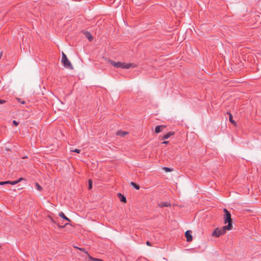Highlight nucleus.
Masks as SVG:
<instances>
[{"mask_svg":"<svg viewBox=\"0 0 261 261\" xmlns=\"http://www.w3.org/2000/svg\"><path fill=\"white\" fill-rule=\"evenodd\" d=\"M230 224L224 226L221 228H216L212 232V236L217 238L219 237L220 236L225 233L227 230H231Z\"/></svg>","mask_w":261,"mask_h":261,"instance_id":"f257e3e1","label":"nucleus"},{"mask_svg":"<svg viewBox=\"0 0 261 261\" xmlns=\"http://www.w3.org/2000/svg\"><path fill=\"white\" fill-rule=\"evenodd\" d=\"M61 62L62 63L63 66L68 69H72L73 66L70 63V62L68 60L66 55L62 52V59Z\"/></svg>","mask_w":261,"mask_h":261,"instance_id":"f03ea898","label":"nucleus"},{"mask_svg":"<svg viewBox=\"0 0 261 261\" xmlns=\"http://www.w3.org/2000/svg\"><path fill=\"white\" fill-rule=\"evenodd\" d=\"M224 212L225 213L224 216V223H228V225L230 224V229H232V219L231 218V214L230 212L226 208L224 209Z\"/></svg>","mask_w":261,"mask_h":261,"instance_id":"7ed1b4c3","label":"nucleus"},{"mask_svg":"<svg viewBox=\"0 0 261 261\" xmlns=\"http://www.w3.org/2000/svg\"><path fill=\"white\" fill-rule=\"evenodd\" d=\"M192 231L191 230H187L185 232V237L187 239V242H191L192 240V236L191 235Z\"/></svg>","mask_w":261,"mask_h":261,"instance_id":"20e7f679","label":"nucleus"},{"mask_svg":"<svg viewBox=\"0 0 261 261\" xmlns=\"http://www.w3.org/2000/svg\"><path fill=\"white\" fill-rule=\"evenodd\" d=\"M166 127V126L165 125H157L155 127V133L156 134H158L160 132H161Z\"/></svg>","mask_w":261,"mask_h":261,"instance_id":"39448f33","label":"nucleus"},{"mask_svg":"<svg viewBox=\"0 0 261 261\" xmlns=\"http://www.w3.org/2000/svg\"><path fill=\"white\" fill-rule=\"evenodd\" d=\"M110 63H111V64L112 65H113V66H114L115 67L121 68V66L122 65V62H115L113 61H111Z\"/></svg>","mask_w":261,"mask_h":261,"instance_id":"423d86ee","label":"nucleus"},{"mask_svg":"<svg viewBox=\"0 0 261 261\" xmlns=\"http://www.w3.org/2000/svg\"><path fill=\"white\" fill-rule=\"evenodd\" d=\"M117 196L119 198L120 200L122 202L126 203V197L122 195L121 193H119L117 194Z\"/></svg>","mask_w":261,"mask_h":261,"instance_id":"0eeeda50","label":"nucleus"},{"mask_svg":"<svg viewBox=\"0 0 261 261\" xmlns=\"http://www.w3.org/2000/svg\"><path fill=\"white\" fill-rule=\"evenodd\" d=\"M121 68L122 69H129L132 66V64L127 63L126 64L125 63H122V65L121 66Z\"/></svg>","mask_w":261,"mask_h":261,"instance_id":"6e6552de","label":"nucleus"},{"mask_svg":"<svg viewBox=\"0 0 261 261\" xmlns=\"http://www.w3.org/2000/svg\"><path fill=\"white\" fill-rule=\"evenodd\" d=\"M227 113L229 115V121L234 125H236L237 123L233 119V116L229 112H227Z\"/></svg>","mask_w":261,"mask_h":261,"instance_id":"1a4fd4ad","label":"nucleus"},{"mask_svg":"<svg viewBox=\"0 0 261 261\" xmlns=\"http://www.w3.org/2000/svg\"><path fill=\"white\" fill-rule=\"evenodd\" d=\"M158 206L160 207H168L170 206V203L168 202H162L159 203Z\"/></svg>","mask_w":261,"mask_h":261,"instance_id":"9d476101","label":"nucleus"},{"mask_svg":"<svg viewBox=\"0 0 261 261\" xmlns=\"http://www.w3.org/2000/svg\"><path fill=\"white\" fill-rule=\"evenodd\" d=\"M174 134V132H171L169 133H168L167 134H165L162 138L163 140H166L168 139L170 137L173 135Z\"/></svg>","mask_w":261,"mask_h":261,"instance_id":"9b49d317","label":"nucleus"},{"mask_svg":"<svg viewBox=\"0 0 261 261\" xmlns=\"http://www.w3.org/2000/svg\"><path fill=\"white\" fill-rule=\"evenodd\" d=\"M59 215L60 217H61L62 218H63V219L65 220H67L69 222H70V220L63 213V212H61L59 213Z\"/></svg>","mask_w":261,"mask_h":261,"instance_id":"f8f14e48","label":"nucleus"},{"mask_svg":"<svg viewBox=\"0 0 261 261\" xmlns=\"http://www.w3.org/2000/svg\"><path fill=\"white\" fill-rule=\"evenodd\" d=\"M85 36L89 41H91L93 39L92 36L91 35L90 33L88 32L85 33Z\"/></svg>","mask_w":261,"mask_h":261,"instance_id":"ddd939ff","label":"nucleus"},{"mask_svg":"<svg viewBox=\"0 0 261 261\" xmlns=\"http://www.w3.org/2000/svg\"><path fill=\"white\" fill-rule=\"evenodd\" d=\"M127 133L126 132L124 131H119L117 133V135L121 137H124L126 135Z\"/></svg>","mask_w":261,"mask_h":261,"instance_id":"4468645a","label":"nucleus"},{"mask_svg":"<svg viewBox=\"0 0 261 261\" xmlns=\"http://www.w3.org/2000/svg\"><path fill=\"white\" fill-rule=\"evenodd\" d=\"M130 185L137 190H139L140 189V186L134 182H131Z\"/></svg>","mask_w":261,"mask_h":261,"instance_id":"2eb2a0df","label":"nucleus"},{"mask_svg":"<svg viewBox=\"0 0 261 261\" xmlns=\"http://www.w3.org/2000/svg\"><path fill=\"white\" fill-rule=\"evenodd\" d=\"M35 186H36V187L37 188V189L39 191H41L42 190V188L41 187V186L38 184V183H36L35 184Z\"/></svg>","mask_w":261,"mask_h":261,"instance_id":"dca6fc26","label":"nucleus"},{"mask_svg":"<svg viewBox=\"0 0 261 261\" xmlns=\"http://www.w3.org/2000/svg\"><path fill=\"white\" fill-rule=\"evenodd\" d=\"M92 188V181L91 179L88 180V189L91 190Z\"/></svg>","mask_w":261,"mask_h":261,"instance_id":"f3484780","label":"nucleus"},{"mask_svg":"<svg viewBox=\"0 0 261 261\" xmlns=\"http://www.w3.org/2000/svg\"><path fill=\"white\" fill-rule=\"evenodd\" d=\"M88 256H89V258L91 259V260H97V261H103L101 259L94 258L91 257V256H90L89 255H88Z\"/></svg>","mask_w":261,"mask_h":261,"instance_id":"a211bd4d","label":"nucleus"},{"mask_svg":"<svg viewBox=\"0 0 261 261\" xmlns=\"http://www.w3.org/2000/svg\"><path fill=\"white\" fill-rule=\"evenodd\" d=\"M164 169L166 172H170L172 171V169L171 168L168 167H164Z\"/></svg>","mask_w":261,"mask_h":261,"instance_id":"6ab92c4d","label":"nucleus"},{"mask_svg":"<svg viewBox=\"0 0 261 261\" xmlns=\"http://www.w3.org/2000/svg\"><path fill=\"white\" fill-rule=\"evenodd\" d=\"M80 250L84 252V253H85L86 254H88V253L87 252V251L86 250V249L85 248H77Z\"/></svg>","mask_w":261,"mask_h":261,"instance_id":"aec40b11","label":"nucleus"},{"mask_svg":"<svg viewBox=\"0 0 261 261\" xmlns=\"http://www.w3.org/2000/svg\"><path fill=\"white\" fill-rule=\"evenodd\" d=\"M72 151L77 153H80L81 152V150L79 149H75L74 150H73Z\"/></svg>","mask_w":261,"mask_h":261,"instance_id":"412c9836","label":"nucleus"},{"mask_svg":"<svg viewBox=\"0 0 261 261\" xmlns=\"http://www.w3.org/2000/svg\"><path fill=\"white\" fill-rule=\"evenodd\" d=\"M18 181L17 180H14V181H11V184L12 185H16L17 184H18Z\"/></svg>","mask_w":261,"mask_h":261,"instance_id":"4be33fe9","label":"nucleus"},{"mask_svg":"<svg viewBox=\"0 0 261 261\" xmlns=\"http://www.w3.org/2000/svg\"><path fill=\"white\" fill-rule=\"evenodd\" d=\"M6 102V100H4V99H0V105L4 104V103H5Z\"/></svg>","mask_w":261,"mask_h":261,"instance_id":"5701e85b","label":"nucleus"},{"mask_svg":"<svg viewBox=\"0 0 261 261\" xmlns=\"http://www.w3.org/2000/svg\"><path fill=\"white\" fill-rule=\"evenodd\" d=\"M18 123H18V122H17L16 120H13V124L14 125H15V126H17V125H18Z\"/></svg>","mask_w":261,"mask_h":261,"instance_id":"b1692460","label":"nucleus"},{"mask_svg":"<svg viewBox=\"0 0 261 261\" xmlns=\"http://www.w3.org/2000/svg\"><path fill=\"white\" fill-rule=\"evenodd\" d=\"M23 180V178H19L17 180L18 182H19L20 181Z\"/></svg>","mask_w":261,"mask_h":261,"instance_id":"393cba45","label":"nucleus"},{"mask_svg":"<svg viewBox=\"0 0 261 261\" xmlns=\"http://www.w3.org/2000/svg\"><path fill=\"white\" fill-rule=\"evenodd\" d=\"M146 244L149 246H151L150 242H149V241L146 242Z\"/></svg>","mask_w":261,"mask_h":261,"instance_id":"a878e982","label":"nucleus"},{"mask_svg":"<svg viewBox=\"0 0 261 261\" xmlns=\"http://www.w3.org/2000/svg\"><path fill=\"white\" fill-rule=\"evenodd\" d=\"M5 182H6V184H11V181L9 180L6 181Z\"/></svg>","mask_w":261,"mask_h":261,"instance_id":"bb28decb","label":"nucleus"},{"mask_svg":"<svg viewBox=\"0 0 261 261\" xmlns=\"http://www.w3.org/2000/svg\"><path fill=\"white\" fill-rule=\"evenodd\" d=\"M5 184H6V182H5V181H2V182L0 181V185H5Z\"/></svg>","mask_w":261,"mask_h":261,"instance_id":"cd10ccee","label":"nucleus"},{"mask_svg":"<svg viewBox=\"0 0 261 261\" xmlns=\"http://www.w3.org/2000/svg\"><path fill=\"white\" fill-rule=\"evenodd\" d=\"M168 142H168V141H164L162 143H163V144H168Z\"/></svg>","mask_w":261,"mask_h":261,"instance_id":"c85d7f7f","label":"nucleus"},{"mask_svg":"<svg viewBox=\"0 0 261 261\" xmlns=\"http://www.w3.org/2000/svg\"><path fill=\"white\" fill-rule=\"evenodd\" d=\"M68 223H66L64 226H60V227H61V228H63L65 226H66V225H68Z\"/></svg>","mask_w":261,"mask_h":261,"instance_id":"c756f323","label":"nucleus"},{"mask_svg":"<svg viewBox=\"0 0 261 261\" xmlns=\"http://www.w3.org/2000/svg\"><path fill=\"white\" fill-rule=\"evenodd\" d=\"M21 103H24V101H22Z\"/></svg>","mask_w":261,"mask_h":261,"instance_id":"7c9ffc66","label":"nucleus"}]
</instances>
